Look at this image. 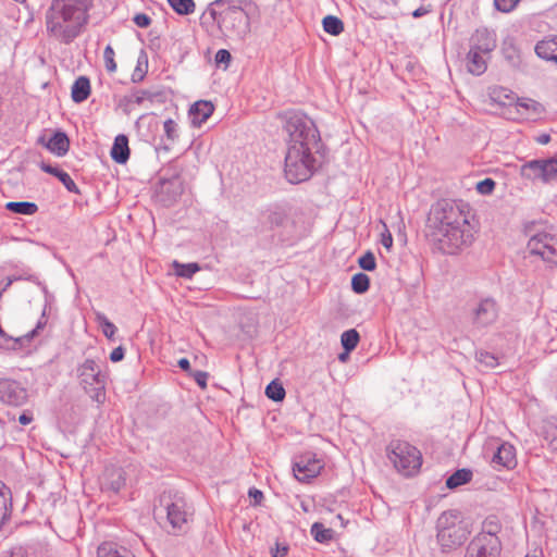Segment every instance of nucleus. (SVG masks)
I'll list each match as a JSON object with an SVG mask.
<instances>
[{
	"label": "nucleus",
	"instance_id": "f257e3e1",
	"mask_svg": "<svg viewBox=\"0 0 557 557\" xmlns=\"http://www.w3.org/2000/svg\"><path fill=\"white\" fill-rule=\"evenodd\" d=\"M284 129L287 134V151L284 173L292 184L305 182L313 174L321 137L314 122L300 112L289 113Z\"/></svg>",
	"mask_w": 557,
	"mask_h": 557
},
{
	"label": "nucleus",
	"instance_id": "f03ea898",
	"mask_svg": "<svg viewBox=\"0 0 557 557\" xmlns=\"http://www.w3.org/2000/svg\"><path fill=\"white\" fill-rule=\"evenodd\" d=\"M431 236L437 248L446 255H455L471 245L473 232L462 205L437 201L429 216Z\"/></svg>",
	"mask_w": 557,
	"mask_h": 557
},
{
	"label": "nucleus",
	"instance_id": "7ed1b4c3",
	"mask_svg": "<svg viewBox=\"0 0 557 557\" xmlns=\"http://www.w3.org/2000/svg\"><path fill=\"white\" fill-rule=\"evenodd\" d=\"M91 7L92 0H51L45 13L47 35L63 45L73 42L88 24Z\"/></svg>",
	"mask_w": 557,
	"mask_h": 557
},
{
	"label": "nucleus",
	"instance_id": "20e7f679",
	"mask_svg": "<svg viewBox=\"0 0 557 557\" xmlns=\"http://www.w3.org/2000/svg\"><path fill=\"white\" fill-rule=\"evenodd\" d=\"M248 5H251L249 0H214L208 4L202 16H209L216 23L224 36L243 40L250 32Z\"/></svg>",
	"mask_w": 557,
	"mask_h": 557
},
{
	"label": "nucleus",
	"instance_id": "39448f33",
	"mask_svg": "<svg viewBox=\"0 0 557 557\" xmlns=\"http://www.w3.org/2000/svg\"><path fill=\"white\" fill-rule=\"evenodd\" d=\"M470 530L456 510L443 512L437 519V543L444 553L460 547L468 539Z\"/></svg>",
	"mask_w": 557,
	"mask_h": 557
},
{
	"label": "nucleus",
	"instance_id": "423d86ee",
	"mask_svg": "<svg viewBox=\"0 0 557 557\" xmlns=\"http://www.w3.org/2000/svg\"><path fill=\"white\" fill-rule=\"evenodd\" d=\"M77 377L81 386L98 404L106 400L107 375L100 364L94 359H86L77 367Z\"/></svg>",
	"mask_w": 557,
	"mask_h": 557
},
{
	"label": "nucleus",
	"instance_id": "0eeeda50",
	"mask_svg": "<svg viewBox=\"0 0 557 557\" xmlns=\"http://www.w3.org/2000/svg\"><path fill=\"white\" fill-rule=\"evenodd\" d=\"M388 459L404 475H411L421 466L420 451L405 441H392L387 446Z\"/></svg>",
	"mask_w": 557,
	"mask_h": 557
},
{
	"label": "nucleus",
	"instance_id": "6e6552de",
	"mask_svg": "<svg viewBox=\"0 0 557 557\" xmlns=\"http://www.w3.org/2000/svg\"><path fill=\"white\" fill-rule=\"evenodd\" d=\"M520 175L529 181L552 184L557 181V154L548 159L525 162L520 168Z\"/></svg>",
	"mask_w": 557,
	"mask_h": 557
},
{
	"label": "nucleus",
	"instance_id": "1a4fd4ad",
	"mask_svg": "<svg viewBox=\"0 0 557 557\" xmlns=\"http://www.w3.org/2000/svg\"><path fill=\"white\" fill-rule=\"evenodd\" d=\"M161 505L166 511V519L173 530H183L187 524L190 512L187 510L186 500L178 494H163L160 498Z\"/></svg>",
	"mask_w": 557,
	"mask_h": 557
},
{
	"label": "nucleus",
	"instance_id": "9d476101",
	"mask_svg": "<svg viewBox=\"0 0 557 557\" xmlns=\"http://www.w3.org/2000/svg\"><path fill=\"white\" fill-rule=\"evenodd\" d=\"M527 252L530 256L540 257L550 267L557 264V249L554 246V238L547 233H537L532 236L528 242Z\"/></svg>",
	"mask_w": 557,
	"mask_h": 557
},
{
	"label": "nucleus",
	"instance_id": "9b49d317",
	"mask_svg": "<svg viewBox=\"0 0 557 557\" xmlns=\"http://www.w3.org/2000/svg\"><path fill=\"white\" fill-rule=\"evenodd\" d=\"M323 461L313 453H305L297 456L293 462L295 478L302 483L318 476L323 469Z\"/></svg>",
	"mask_w": 557,
	"mask_h": 557
},
{
	"label": "nucleus",
	"instance_id": "f8f14e48",
	"mask_svg": "<svg viewBox=\"0 0 557 557\" xmlns=\"http://www.w3.org/2000/svg\"><path fill=\"white\" fill-rule=\"evenodd\" d=\"M498 305L492 297L480 299L470 310L469 318L475 327L493 324L498 318Z\"/></svg>",
	"mask_w": 557,
	"mask_h": 557
},
{
	"label": "nucleus",
	"instance_id": "ddd939ff",
	"mask_svg": "<svg viewBox=\"0 0 557 557\" xmlns=\"http://www.w3.org/2000/svg\"><path fill=\"white\" fill-rule=\"evenodd\" d=\"M502 544H495L474 536L468 544L463 557H499Z\"/></svg>",
	"mask_w": 557,
	"mask_h": 557
},
{
	"label": "nucleus",
	"instance_id": "4468645a",
	"mask_svg": "<svg viewBox=\"0 0 557 557\" xmlns=\"http://www.w3.org/2000/svg\"><path fill=\"white\" fill-rule=\"evenodd\" d=\"M0 399L12 406H21L27 399L26 389L15 381L0 380Z\"/></svg>",
	"mask_w": 557,
	"mask_h": 557
},
{
	"label": "nucleus",
	"instance_id": "2eb2a0df",
	"mask_svg": "<svg viewBox=\"0 0 557 557\" xmlns=\"http://www.w3.org/2000/svg\"><path fill=\"white\" fill-rule=\"evenodd\" d=\"M496 48V35L487 28H480L470 38V50L490 54Z\"/></svg>",
	"mask_w": 557,
	"mask_h": 557
},
{
	"label": "nucleus",
	"instance_id": "dca6fc26",
	"mask_svg": "<svg viewBox=\"0 0 557 557\" xmlns=\"http://www.w3.org/2000/svg\"><path fill=\"white\" fill-rule=\"evenodd\" d=\"M503 525L496 516H488L483 522L481 531L475 535L495 544H502Z\"/></svg>",
	"mask_w": 557,
	"mask_h": 557
},
{
	"label": "nucleus",
	"instance_id": "f3484780",
	"mask_svg": "<svg viewBox=\"0 0 557 557\" xmlns=\"http://www.w3.org/2000/svg\"><path fill=\"white\" fill-rule=\"evenodd\" d=\"M492 463L495 468H513L517 463L515 447L508 443L500 444L492 457Z\"/></svg>",
	"mask_w": 557,
	"mask_h": 557
},
{
	"label": "nucleus",
	"instance_id": "a211bd4d",
	"mask_svg": "<svg viewBox=\"0 0 557 557\" xmlns=\"http://www.w3.org/2000/svg\"><path fill=\"white\" fill-rule=\"evenodd\" d=\"M125 483V472L122 468L110 467L106 469L102 482L103 488L117 493L124 487Z\"/></svg>",
	"mask_w": 557,
	"mask_h": 557
},
{
	"label": "nucleus",
	"instance_id": "6ab92c4d",
	"mask_svg": "<svg viewBox=\"0 0 557 557\" xmlns=\"http://www.w3.org/2000/svg\"><path fill=\"white\" fill-rule=\"evenodd\" d=\"M213 111L214 107L210 101L199 100L195 102L188 111L191 124L200 126L211 116Z\"/></svg>",
	"mask_w": 557,
	"mask_h": 557
},
{
	"label": "nucleus",
	"instance_id": "aec40b11",
	"mask_svg": "<svg viewBox=\"0 0 557 557\" xmlns=\"http://www.w3.org/2000/svg\"><path fill=\"white\" fill-rule=\"evenodd\" d=\"M535 53L539 58L557 64V36L539 41Z\"/></svg>",
	"mask_w": 557,
	"mask_h": 557
},
{
	"label": "nucleus",
	"instance_id": "412c9836",
	"mask_svg": "<svg viewBox=\"0 0 557 557\" xmlns=\"http://www.w3.org/2000/svg\"><path fill=\"white\" fill-rule=\"evenodd\" d=\"M183 190L184 186L180 176L161 181V194L166 196L165 202L175 201L183 194Z\"/></svg>",
	"mask_w": 557,
	"mask_h": 557
},
{
	"label": "nucleus",
	"instance_id": "4be33fe9",
	"mask_svg": "<svg viewBox=\"0 0 557 557\" xmlns=\"http://www.w3.org/2000/svg\"><path fill=\"white\" fill-rule=\"evenodd\" d=\"M97 557H135L126 547L114 542H104L97 549Z\"/></svg>",
	"mask_w": 557,
	"mask_h": 557
},
{
	"label": "nucleus",
	"instance_id": "5701e85b",
	"mask_svg": "<svg viewBox=\"0 0 557 557\" xmlns=\"http://www.w3.org/2000/svg\"><path fill=\"white\" fill-rule=\"evenodd\" d=\"M111 158L120 164L125 163L129 158L128 139L125 135H117L111 148Z\"/></svg>",
	"mask_w": 557,
	"mask_h": 557
},
{
	"label": "nucleus",
	"instance_id": "b1692460",
	"mask_svg": "<svg viewBox=\"0 0 557 557\" xmlns=\"http://www.w3.org/2000/svg\"><path fill=\"white\" fill-rule=\"evenodd\" d=\"M40 169L46 172V173H49L55 177H58L60 180V182L64 185V187L70 191V193H74V194H79V189L77 187V185L75 184V182L72 180V177L66 173L64 172L63 170H60L59 168L57 166H52L50 164H47V163H41L40 164Z\"/></svg>",
	"mask_w": 557,
	"mask_h": 557
},
{
	"label": "nucleus",
	"instance_id": "393cba45",
	"mask_svg": "<svg viewBox=\"0 0 557 557\" xmlns=\"http://www.w3.org/2000/svg\"><path fill=\"white\" fill-rule=\"evenodd\" d=\"M486 55L482 52L469 50L467 54V67L473 75H481L486 71Z\"/></svg>",
	"mask_w": 557,
	"mask_h": 557
},
{
	"label": "nucleus",
	"instance_id": "a878e982",
	"mask_svg": "<svg viewBox=\"0 0 557 557\" xmlns=\"http://www.w3.org/2000/svg\"><path fill=\"white\" fill-rule=\"evenodd\" d=\"M90 95V81L86 76H79L72 86V100L76 103L85 101Z\"/></svg>",
	"mask_w": 557,
	"mask_h": 557
},
{
	"label": "nucleus",
	"instance_id": "bb28decb",
	"mask_svg": "<svg viewBox=\"0 0 557 557\" xmlns=\"http://www.w3.org/2000/svg\"><path fill=\"white\" fill-rule=\"evenodd\" d=\"M47 148L54 154L62 157L70 148V140L65 133L57 132L48 141Z\"/></svg>",
	"mask_w": 557,
	"mask_h": 557
},
{
	"label": "nucleus",
	"instance_id": "cd10ccee",
	"mask_svg": "<svg viewBox=\"0 0 557 557\" xmlns=\"http://www.w3.org/2000/svg\"><path fill=\"white\" fill-rule=\"evenodd\" d=\"M472 471L470 469H459L449 475L446 480V486L449 490L457 488L463 484H467L472 479Z\"/></svg>",
	"mask_w": 557,
	"mask_h": 557
},
{
	"label": "nucleus",
	"instance_id": "c85d7f7f",
	"mask_svg": "<svg viewBox=\"0 0 557 557\" xmlns=\"http://www.w3.org/2000/svg\"><path fill=\"white\" fill-rule=\"evenodd\" d=\"M5 209L22 215H33L38 211V206L29 201H10L5 203Z\"/></svg>",
	"mask_w": 557,
	"mask_h": 557
},
{
	"label": "nucleus",
	"instance_id": "c756f323",
	"mask_svg": "<svg viewBox=\"0 0 557 557\" xmlns=\"http://www.w3.org/2000/svg\"><path fill=\"white\" fill-rule=\"evenodd\" d=\"M311 535L319 543H327L333 539L334 531L332 529L325 528L320 522H314L311 525Z\"/></svg>",
	"mask_w": 557,
	"mask_h": 557
},
{
	"label": "nucleus",
	"instance_id": "7c9ffc66",
	"mask_svg": "<svg viewBox=\"0 0 557 557\" xmlns=\"http://www.w3.org/2000/svg\"><path fill=\"white\" fill-rule=\"evenodd\" d=\"M322 24L324 32L333 36H338L344 30V23L334 15L325 16Z\"/></svg>",
	"mask_w": 557,
	"mask_h": 557
},
{
	"label": "nucleus",
	"instance_id": "2f4dec72",
	"mask_svg": "<svg viewBox=\"0 0 557 557\" xmlns=\"http://www.w3.org/2000/svg\"><path fill=\"white\" fill-rule=\"evenodd\" d=\"M170 7L180 15H189L195 12L194 0H168Z\"/></svg>",
	"mask_w": 557,
	"mask_h": 557
},
{
	"label": "nucleus",
	"instance_id": "473e14b6",
	"mask_svg": "<svg viewBox=\"0 0 557 557\" xmlns=\"http://www.w3.org/2000/svg\"><path fill=\"white\" fill-rule=\"evenodd\" d=\"M173 268L175 270V274L181 277L190 278L196 272L200 270L198 263H180L177 261L173 262Z\"/></svg>",
	"mask_w": 557,
	"mask_h": 557
},
{
	"label": "nucleus",
	"instance_id": "72a5a7b5",
	"mask_svg": "<svg viewBox=\"0 0 557 557\" xmlns=\"http://www.w3.org/2000/svg\"><path fill=\"white\" fill-rule=\"evenodd\" d=\"M359 338H360L359 333L356 330L350 329V330L343 332V334L341 336V342H342L344 349L347 352H349L357 347V345L359 343Z\"/></svg>",
	"mask_w": 557,
	"mask_h": 557
},
{
	"label": "nucleus",
	"instance_id": "f704fd0d",
	"mask_svg": "<svg viewBox=\"0 0 557 557\" xmlns=\"http://www.w3.org/2000/svg\"><path fill=\"white\" fill-rule=\"evenodd\" d=\"M543 435L550 449L557 451V425L547 421L543 426Z\"/></svg>",
	"mask_w": 557,
	"mask_h": 557
},
{
	"label": "nucleus",
	"instance_id": "c9c22d12",
	"mask_svg": "<svg viewBox=\"0 0 557 557\" xmlns=\"http://www.w3.org/2000/svg\"><path fill=\"white\" fill-rule=\"evenodd\" d=\"M352 290L357 294L366 293L370 287V278L364 273H357L351 278Z\"/></svg>",
	"mask_w": 557,
	"mask_h": 557
},
{
	"label": "nucleus",
	"instance_id": "e433bc0d",
	"mask_svg": "<svg viewBox=\"0 0 557 557\" xmlns=\"http://www.w3.org/2000/svg\"><path fill=\"white\" fill-rule=\"evenodd\" d=\"M475 359L484 369H494L499 364L498 358L495 355L484 350L478 351Z\"/></svg>",
	"mask_w": 557,
	"mask_h": 557
},
{
	"label": "nucleus",
	"instance_id": "4c0bfd02",
	"mask_svg": "<svg viewBox=\"0 0 557 557\" xmlns=\"http://www.w3.org/2000/svg\"><path fill=\"white\" fill-rule=\"evenodd\" d=\"M265 395L274 401H281L285 397V389L281 383L272 381L265 387Z\"/></svg>",
	"mask_w": 557,
	"mask_h": 557
},
{
	"label": "nucleus",
	"instance_id": "58836bf2",
	"mask_svg": "<svg viewBox=\"0 0 557 557\" xmlns=\"http://www.w3.org/2000/svg\"><path fill=\"white\" fill-rule=\"evenodd\" d=\"M97 321L102 327L103 335L109 339H112L116 333V326L102 313L97 314Z\"/></svg>",
	"mask_w": 557,
	"mask_h": 557
},
{
	"label": "nucleus",
	"instance_id": "ea45409f",
	"mask_svg": "<svg viewBox=\"0 0 557 557\" xmlns=\"http://www.w3.org/2000/svg\"><path fill=\"white\" fill-rule=\"evenodd\" d=\"M42 290L46 295V305L44 307V310H42V313H41V317L39 318L38 322H37V325L36 327L32 331L30 335L34 336L35 334L38 333L39 330H42L46 324H47V307L49 306L50 304V299H51V296L49 295L48 290H47V287L46 286H42Z\"/></svg>",
	"mask_w": 557,
	"mask_h": 557
},
{
	"label": "nucleus",
	"instance_id": "a19ab883",
	"mask_svg": "<svg viewBox=\"0 0 557 557\" xmlns=\"http://www.w3.org/2000/svg\"><path fill=\"white\" fill-rule=\"evenodd\" d=\"M114 55L115 53L113 48L110 45H108L103 51V61L106 70L109 73H114L116 71V62L114 60Z\"/></svg>",
	"mask_w": 557,
	"mask_h": 557
},
{
	"label": "nucleus",
	"instance_id": "79ce46f5",
	"mask_svg": "<svg viewBox=\"0 0 557 557\" xmlns=\"http://www.w3.org/2000/svg\"><path fill=\"white\" fill-rule=\"evenodd\" d=\"M358 264L362 270L373 271L376 267L374 255L371 251H367L359 258Z\"/></svg>",
	"mask_w": 557,
	"mask_h": 557
},
{
	"label": "nucleus",
	"instance_id": "37998d69",
	"mask_svg": "<svg viewBox=\"0 0 557 557\" xmlns=\"http://www.w3.org/2000/svg\"><path fill=\"white\" fill-rule=\"evenodd\" d=\"M5 485L0 482V527L4 522L5 518L8 517V497L5 493Z\"/></svg>",
	"mask_w": 557,
	"mask_h": 557
},
{
	"label": "nucleus",
	"instance_id": "c03bdc74",
	"mask_svg": "<svg viewBox=\"0 0 557 557\" xmlns=\"http://www.w3.org/2000/svg\"><path fill=\"white\" fill-rule=\"evenodd\" d=\"M163 128L169 140L174 141L178 137L177 124L172 119L164 121Z\"/></svg>",
	"mask_w": 557,
	"mask_h": 557
},
{
	"label": "nucleus",
	"instance_id": "a18cd8bd",
	"mask_svg": "<svg viewBox=\"0 0 557 557\" xmlns=\"http://www.w3.org/2000/svg\"><path fill=\"white\" fill-rule=\"evenodd\" d=\"M268 221L271 226H282L287 222V215L283 211H272L268 215Z\"/></svg>",
	"mask_w": 557,
	"mask_h": 557
},
{
	"label": "nucleus",
	"instance_id": "49530a36",
	"mask_svg": "<svg viewBox=\"0 0 557 557\" xmlns=\"http://www.w3.org/2000/svg\"><path fill=\"white\" fill-rule=\"evenodd\" d=\"M496 183L492 178H485L476 184V190L481 195H490L493 193Z\"/></svg>",
	"mask_w": 557,
	"mask_h": 557
},
{
	"label": "nucleus",
	"instance_id": "de8ad7c7",
	"mask_svg": "<svg viewBox=\"0 0 557 557\" xmlns=\"http://www.w3.org/2000/svg\"><path fill=\"white\" fill-rule=\"evenodd\" d=\"M520 0H494L495 8L504 13L512 11Z\"/></svg>",
	"mask_w": 557,
	"mask_h": 557
},
{
	"label": "nucleus",
	"instance_id": "09e8293b",
	"mask_svg": "<svg viewBox=\"0 0 557 557\" xmlns=\"http://www.w3.org/2000/svg\"><path fill=\"white\" fill-rule=\"evenodd\" d=\"M214 60H215V63H216L218 65H220V64H224V65H225V67H227V66H228V64H230V62H231V60H232V55H231V53H230V51H228V50H226V49H220V50H218V52L215 53V58H214Z\"/></svg>",
	"mask_w": 557,
	"mask_h": 557
},
{
	"label": "nucleus",
	"instance_id": "8fccbe9b",
	"mask_svg": "<svg viewBox=\"0 0 557 557\" xmlns=\"http://www.w3.org/2000/svg\"><path fill=\"white\" fill-rule=\"evenodd\" d=\"M289 550V546L285 543H276L275 547L271 549L272 557H285Z\"/></svg>",
	"mask_w": 557,
	"mask_h": 557
},
{
	"label": "nucleus",
	"instance_id": "3c124183",
	"mask_svg": "<svg viewBox=\"0 0 557 557\" xmlns=\"http://www.w3.org/2000/svg\"><path fill=\"white\" fill-rule=\"evenodd\" d=\"M191 376L202 389L207 387V380L209 376L207 372L198 370L193 372Z\"/></svg>",
	"mask_w": 557,
	"mask_h": 557
},
{
	"label": "nucleus",
	"instance_id": "603ef678",
	"mask_svg": "<svg viewBox=\"0 0 557 557\" xmlns=\"http://www.w3.org/2000/svg\"><path fill=\"white\" fill-rule=\"evenodd\" d=\"M134 23L138 27H148L151 24V18L145 13H138L134 16Z\"/></svg>",
	"mask_w": 557,
	"mask_h": 557
},
{
	"label": "nucleus",
	"instance_id": "864d4df0",
	"mask_svg": "<svg viewBox=\"0 0 557 557\" xmlns=\"http://www.w3.org/2000/svg\"><path fill=\"white\" fill-rule=\"evenodd\" d=\"M148 96L149 94L147 91L137 90L131 95L129 102L140 104Z\"/></svg>",
	"mask_w": 557,
	"mask_h": 557
},
{
	"label": "nucleus",
	"instance_id": "5fc2aeb1",
	"mask_svg": "<svg viewBox=\"0 0 557 557\" xmlns=\"http://www.w3.org/2000/svg\"><path fill=\"white\" fill-rule=\"evenodd\" d=\"M125 350L122 346L114 348L110 354V360L112 362H119L123 360Z\"/></svg>",
	"mask_w": 557,
	"mask_h": 557
},
{
	"label": "nucleus",
	"instance_id": "6e6d98bb",
	"mask_svg": "<svg viewBox=\"0 0 557 557\" xmlns=\"http://www.w3.org/2000/svg\"><path fill=\"white\" fill-rule=\"evenodd\" d=\"M381 243L386 249H391L393 246V237L388 231L382 234Z\"/></svg>",
	"mask_w": 557,
	"mask_h": 557
},
{
	"label": "nucleus",
	"instance_id": "4d7b16f0",
	"mask_svg": "<svg viewBox=\"0 0 557 557\" xmlns=\"http://www.w3.org/2000/svg\"><path fill=\"white\" fill-rule=\"evenodd\" d=\"M248 495L255 499L256 504H259L263 498L262 492L257 488H250Z\"/></svg>",
	"mask_w": 557,
	"mask_h": 557
},
{
	"label": "nucleus",
	"instance_id": "13d9d810",
	"mask_svg": "<svg viewBox=\"0 0 557 557\" xmlns=\"http://www.w3.org/2000/svg\"><path fill=\"white\" fill-rule=\"evenodd\" d=\"M33 421V416L28 414V413H22L20 417H18V422L23 425H27L29 424L30 422Z\"/></svg>",
	"mask_w": 557,
	"mask_h": 557
},
{
	"label": "nucleus",
	"instance_id": "bf43d9fd",
	"mask_svg": "<svg viewBox=\"0 0 557 557\" xmlns=\"http://www.w3.org/2000/svg\"><path fill=\"white\" fill-rule=\"evenodd\" d=\"M178 367L184 370V371H189L190 369V363L188 361V359L186 358H182L178 360Z\"/></svg>",
	"mask_w": 557,
	"mask_h": 557
},
{
	"label": "nucleus",
	"instance_id": "052dcab7",
	"mask_svg": "<svg viewBox=\"0 0 557 557\" xmlns=\"http://www.w3.org/2000/svg\"><path fill=\"white\" fill-rule=\"evenodd\" d=\"M428 12H429V10H426V9H425V8H423V7H421V8L417 9V10L412 13V15H413L414 17H420V16H423L424 14H426Z\"/></svg>",
	"mask_w": 557,
	"mask_h": 557
},
{
	"label": "nucleus",
	"instance_id": "680f3d73",
	"mask_svg": "<svg viewBox=\"0 0 557 557\" xmlns=\"http://www.w3.org/2000/svg\"><path fill=\"white\" fill-rule=\"evenodd\" d=\"M549 140H550V136L547 134H543V135L539 136V138H537V143H540L542 145L547 144Z\"/></svg>",
	"mask_w": 557,
	"mask_h": 557
},
{
	"label": "nucleus",
	"instance_id": "e2e57ef3",
	"mask_svg": "<svg viewBox=\"0 0 557 557\" xmlns=\"http://www.w3.org/2000/svg\"><path fill=\"white\" fill-rule=\"evenodd\" d=\"M13 277H21L20 280H27V281H32V282H35L37 280V277L33 274H28V275L20 274V275H14Z\"/></svg>",
	"mask_w": 557,
	"mask_h": 557
},
{
	"label": "nucleus",
	"instance_id": "0e129e2a",
	"mask_svg": "<svg viewBox=\"0 0 557 557\" xmlns=\"http://www.w3.org/2000/svg\"><path fill=\"white\" fill-rule=\"evenodd\" d=\"M8 557H25L21 550L12 552Z\"/></svg>",
	"mask_w": 557,
	"mask_h": 557
},
{
	"label": "nucleus",
	"instance_id": "69168bd1",
	"mask_svg": "<svg viewBox=\"0 0 557 557\" xmlns=\"http://www.w3.org/2000/svg\"><path fill=\"white\" fill-rule=\"evenodd\" d=\"M346 359V354H341L339 355V360L344 361Z\"/></svg>",
	"mask_w": 557,
	"mask_h": 557
},
{
	"label": "nucleus",
	"instance_id": "338daca9",
	"mask_svg": "<svg viewBox=\"0 0 557 557\" xmlns=\"http://www.w3.org/2000/svg\"><path fill=\"white\" fill-rule=\"evenodd\" d=\"M525 557H536V556H525Z\"/></svg>",
	"mask_w": 557,
	"mask_h": 557
}]
</instances>
